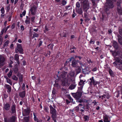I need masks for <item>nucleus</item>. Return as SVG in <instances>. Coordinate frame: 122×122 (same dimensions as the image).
Returning a JSON list of instances; mask_svg holds the SVG:
<instances>
[{
    "label": "nucleus",
    "instance_id": "obj_12",
    "mask_svg": "<svg viewBox=\"0 0 122 122\" xmlns=\"http://www.w3.org/2000/svg\"><path fill=\"white\" fill-rule=\"evenodd\" d=\"M36 8V7L35 6H34L31 8L30 11H31V14L32 15H34L35 14Z\"/></svg>",
    "mask_w": 122,
    "mask_h": 122
},
{
    "label": "nucleus",
    "instance_id": "obj_31",
    "mask_svg": "<svg viewBox=\"0 0 122 122\" xmlns=\"http://www.w3.org/2000/svg\"><path fill=\"white\" fill-rule=\"evenodd\" d=\"M83 118L84 119V121H88L89 120V117L88 116L84 115L83 117Z\"/></svg>",
    "mask_w": 122,
    "mask_h": 122
},
{
    "label": "nucleus",
    "instance_id": "obj_19",
    "mask_svg": "<svg viewBox=\"0 0 122 122\" xmlns=\"http://www.w3.org/2000/svg\"><path fill=\"white\" fill-rule=\"evenodd\" d=\"M5 88L8 90V92H10L11 91V86L9 85L5 84Z\"/></svg>",
    "mask_w": 122,
    "mask_h": 122
},
{
    "label": "nucleus",
    "instance_id": "obj_18",
    "mask_svg": "<svg viewBox=\"0 0 122 122\" xmlns=\"http://www.w3.org/2000/svg\"><path fill=\"white\" fill-rule=\"evenodd\" d=\"M89 81L90 85L93 84L95 85L96 84V82L94 81L93 77L90 79Z\"/></svg>",
    "mask_w": 122,
    "mask_h": 122
},
{
    "label": "nucleus",
    "instance_id": "obj_46",
    "mask_svg": "<svg viewBox=\"0 0 122 122\" xmlns=\"http://www.w3.org/2000/svg\"><path fill=\"white\" fill-rule=\"evenodd\" d=\"M69 98L70 100V102L72 103L73 104H75V103L73 102V99L70 96L69 97Z\"/></svg>",
    "mask_w": 122,
    "mask_h": 122
},
{
    "label": "nucleus",
    "instance_id": "obj_17",
    "mask_svg": "<svg viewBox=\"0 0 122 122\" xmlns=\"http://www.w3.org/2000/svg\"><path fill=\"white\" fill-rule=\"evenodd\" d=\"M75 70L76 74L80 73L81 72V67L79 66H77Z\"/></svg>",
    "mask_w": 122,
    "mask_h": 122
},
{
    "label": "nucleus",
    "instance_id": "obj_33",
    "mask_svg": "<svg viewBox=\"0 0 122 122\" xmlns=\"http://www.w3.org/2000/svg\"><path fill=\"white\" fill-rule=\"evenodd\" d=\"M39 36V35L38 34L35 32H33V36L32 37V38H34L35 37H38Z\"/></svg>",
    "mask_w": 122,
    "mask_h": 122
},
{
    "label": "nucleus",
    "instance_id": "obj_3",
    "mask_svg": "<svg viewBox=\"0 0 122 122\" xmlns=\"http://www.w3.org/2000/svg\"><path fill=\"white\" fill-rule=\"evenodd\" d=\"M82 7L84 13H88L87 10L90 8V5L88 0L83 1L82 2Z\"/></svg>",
    "mask_w": 122,
    "mask_h": 122
},
{
    "label": "nucleus",
    "instance_id": "obj_49",
    "mask_svg": "<svg viewBox=\"0 0 122 122\" xmlns=\"http://www.w3.org/2000/svg\"><path fill=\"white\" fill-rule=\"evenodd\" d=\"M109 73L110 75L111 76H113V73L111 69H110L109 70Z\"/></svg>",
    "mask_w": 122,
    "mask_h": 122
},
{
    "label": "nucleus",
    "instance_id": "obj_34",
    "mask_svg": "<svg viewBox=\"0 0 122 122\" xmlns=\"http://www.w3.org/2000/svg\"><path fill=\"white\" fill-rule=\"evenodd\" d=\"M118 41L119 43L120 44L122 45V38L120 36L118 37Z\"/></svg>",
    "mask_w": 122,
    "mask_h": 122
},
{
    "label": "nucleus",
    "instance_id": "obj_58",
    "mask_svg": "<svg viewBox=\"0 0 122 122\" xmlns=\"http://www.w3.org/2000/svg\"><path fill=\"white\" fill-rule=\"evenodd\" d=\"M6 9L7 10V12H8L10 10V7L9 6H7L6 7Z\"/></svg>",
    "mask_w": 122,
    "mask_h": 122
},
{
    "label": "nucleus",
    "instance_id": "obj_30",
    "mask_svg": "<svg viewBox=\"0 0 122 122\" xmlns=\"http://www.w3.org/2000/svg\"><path fill=\"white\" fill-rule=\"evenodd\" d=\"M85 81H83L82 80L80 79V81L79 82V84L80 86H83L84 84V83L85 82Z\"/></svg>",
    "mask_w": 122,
    "mask_h": 122
},
{
    "label": "nucleus",
    "instance_id": "obj_63",
    "mask_svg": "<svg viewBox=\"0 0 122 122\" xmlns=\"http://www.w3.org/2000/svg\"><path fill=\"white\" fill-rule=\"evenodd\" d=\"M69 60V61H71L72 60H74L75 59L73 57H71L70 58H69L68 59Z\"/></svg>",
    "mask_w": 122,
    "mask_h": 122
},
{
    "label": "nucleus",
    "instance_id": "obj_22",
    "mask_svg": "<svg viewBox=\"0 0 122 122\" xmlns=\"http://www.w3.org/2000/svg\"><path fill=\"white\" fill-rule=\"evenodd\" d=\"M87 14L88 13H84V17L85 18V20L86 22H88L90 20V19L88 18Z\"/></svg>",
    "mask_w": 122,
    "mask_h": 122
},
{
    "label": "nucleus",
    "instance_id": "obj_59",
    "mask_svg": "<svg viewBox=\"0 0 122 122\" xmlns=\"http://www.w3.org/2000/svg\"><path fill=\"white\" fill-rule=\"evenodd\" d=\"M15 24L13 23L11 26V28L12 29H14L15 27Z\"/></svg>",
    "mask_w": 122,
    "mask_h": 122
},
{
    "label": "nucleus",
    "instance_id": "obj_43",
    "mask_svg": "<svg viewBox=\"0 0 122 122\" xmlns=\"http://www.w3.org/2000/svg\"><path fill=\"white\" fill-rule=\"evenodd\" d=\"M45 30H44V32L45 33H46V32L48 30H49L48 29V27L47 26V25H46L45 26Z\"/></svg>",
    "mask_w": 122,
    "mask_h": 122
},
{
    "label": "nucleus",
    "instance_id": "obj_27",
    "mask_svg": "<svg viewBox=\"0 0 122 122\" xmlns=\"http://www.w3.org/2000/svg\"><path fill=\"white\" fill-rule=\"evenodd\" d=\"M76 85V84H71L69 87V88L71 90L74 89Z\"/></svg>",
    "mask_w": 122,
    "mask_h": 122
},
{
    "label": "nucleus",
    "instance_id": "obj_44",
    "mask_svg": "<svg viewBox=\"0 0 122 122\" xmlns=\"http://www.w3.org/2000/svg\"><path fill=\"white\" fill-rule=\"evenodd\" d=\"M117 43L116 41H114L113 43V46L115 47H117Z\"/></svg>",
    "mask_w": 122,
    "mask_h": 122
},
{
    "label": "nucleus",
    "instance_id": "obj_62",
    "mask_svg": "<svg viewBox=\"0 0 122 122\" xmlns=\"http://www.w3.org/2000/svg\"><path fill=\"white\" fill-rule=\"evenodd\" d=\"M120 34L122 35V29H119V30Z\"/></svg>",
    "mask_w": 122,
    "mask_h": 122
},
{
    "label": "nucleus",
    "instance_id": "obj_53",
    "mask_svg": "<svg viewBox=\"0 0 122 122\" xmlns=\"http://www.w3.org/2000/svg\"><path fill=\"white\" fill-rule=\"evenodd\" d=\"M121 62V60L119 59H117L116 61L114 63H113V64H114V63H115V62Z\"/></svg>",
    "mask_w": 122,
    "mask_h": 122
},
{
    "label": "nucleus",
    "instance_id": "obj_5",
    "mask_svg": "<svg viewBox=\"0 0 122 122\" xmlns=\"http://www.w3.org/2000/svg\"><path fill=\"white\" fill-rule=\"evenodd\" d=\"M50 110V113L52 114L51 117L52 118L56 117V111L53 107L51 105L49 106Z\"/></svg>",
    "mask_w": 122,
    "mask_h": 122
},
{
    "label": "nucleus",
    "instance_id": "obj_15",
    "mask_svg": "<svg viewBox=\"0 0 122 122\" xmlns=\"http://www.w3.org/2000/svg\"><path fill=\"white\" fill-rule=\"evenodd\" d=\"M104 121V122H110V119H109L108 116L104 115L103 116Z\"/></svg>",
    "mask_w": 122,
    "mask_h": 122
},
{
    "label": "nucleus",
    "instance_id": "obj_16",
    "mask_svg": "<svg viewBox=\"0 0 122 122\" xmlns=\"http://www.w3.org/2000/svg\"><path fill=\"white\" fill-rule=\"evenodd\" d=\"M10 107V105L8 103H7L4 104V107L5 110L6 111L9 110Z\"/></svg>",
    "mask_w": 122,
    "mask_h": 122
},
{
    "label": "nucleus",
    "instance_id": "obj_36",
    "mask_svg": "<svg viewBox=\"0 0 122 122\" xmlns=\"http://www.w3.org/2000/svg\"><path fill=\"white\" fill-rule=\"evenodd\" d=\"M12 78L13 80L15 81H17L18 80V78L15 75H13L12 76Z\"/></svg>",
    "mask_w": 122,
    "mask_h": 122
},
{
    "label": "nucleus",
    "instance_id": "obj_13",
    "mask_svg": "<svg viewBox=\"0 0 122 122\" xmlns=\"http://www.w3.org/2000/svg\"><path fill=\"white\" fill-rule=\"evenodd\" d=\"M78 60H76L75 59L74 60H72V61L71 66L73 67H76L77 66V63Z\"/></svg>",
    "mask_w": 122,
    "mask_h": 122
},
{
    "label": "nucleus",
    "instance_id": "obj_51",
    "mask_svg": "<svg viewBox=\"0 0 122 122\" xmlns=\"http://www.w3.org/2000/svg\"><path fill=\"white\" fill-rule=\"evenodd\" d=\"M66 3V2L64 0H63L62 1V4L63 5H65Z\"/></svg>",
    "mask_w": 122,
    "mask_h": 122
},
{
    "label": "nucleus",
    "instance_id": "obj_26",
    "mask_svg": "<svg viewBox=\"0 0 122 122\" xmlns=\"http://www.w3.org/2000/svg\"><path fill=\"white\" fill-rule=\"evenodd\" d=\"M26 20H25V23L26 24H30V18L27 16H26Z\"/></svg>",
    "mask_w": 122,
    "mask_h": 122
},
{
    "label": "nucleus",
    "instance_id": "obj_57",
    "mask_svg": "<svg viewBox=\"0 0 122 122\" xmlns=\"http://www.w3.org/2000/svg\"><path fill=\"white\" fill-rule=\"evenodd\" d=\"M35 17L33 16L31 18V20L33 22H34V20L35 19Z\"/></svg>",
    "mask_w": 122,
    "mask_h": 122
},
{
    "label": "nucleus",
    "instance_id": "obj_39",
    "mask_svg": "<svg viewBox=\"0 0 122 122\" xmlns=\"http://www.w3.org/2000/svg\"><path fill=\"white\" fill-rule=\"evenodd\" d=\"M12 70H10L9 73L7 74V76L8 77L10 78L12 75Z\"/></svg>",
    "mask_w": 122,
    "mask_h": 122
},
{
    "label": "nucleus",
    "instance_id": "obj_54",
    "mask_svg": "<svg viewBox=\"0 0 122 122\" xmlns=\"http://www.w3.org/2000/svg\"><path fill=\"white\" fill-rule=\"evenodd\" d=\"M33 115H34V121H36L37 120V119H36V116L35 113H33Z\"/></svg>",
    "mask_w": 122,
    "mask_h": 122
},
{
    "label": "nucleus",
    "instance_id": "obj_14",
    "mask_svg": "<svg viewBox=\"0 0 122 122\" xmlns=\"http://www.w3.org/2000/svg\"><path fill=\"white\" fill-rule=\"evenodd\" d=\"M30 110L29 109L27 108L24 110L23 113V116H26L28 115L30 112Z\"/></svg>",
    "mask_w": 122,
    "mask_h": 122
},
{
    "label": "nucleus",
    "instance_id": "obj_32",
    "mask_svg": "<svg viewBox=\"0 0 122 122\" xmlns=\"http://www.w3.org/2000/svg\"><path fill=\"white\" fill-rule=\"evenodd\" d=\"M9 41L7 40L4 43V45L3 48H4L5 47H6L8 45V44L9 43Z\"/></svg>",
    "mask_w": 122,
    "mask_h": 122
},
{
    "label": "nucleus",
    "instance_id": "obj_25",
    "mask_svg": "<svg viewBox=\"0 0 122 122\" xmlns=\"http://www.w3.org/2000/svg\"><path fill=\"white\" fill-rule=\"evenodd\" d=\"M102 99H103L104 98H107V99H109L110 97V96L109 95L108 93H106V95H104L102 97Z\"/></svg>",
    "mask_w": 122,
    "mask_h": 122
},
{
    "label": "nucleus",
    "instance_id": "obj_21",
    "mask_svg": "<svg viewBox=\"0 0 122 122\" xmlns=\"http://www.w3.org/2000/svg\"><path fill=\"white\" fill-rule=\"evenodd\" d=\"M76 11L80 15H81L83 13V11L82 9L81 8H76Z\"/></svg>",
    "mask_w": 122,
    "mask_h": 122
},
{
    "label": "nucleus",
    "instance_id": "obj_40",
    "mask_svg": "<svg viewBox=\"0 0 122 122\" xmlns=\"http://www.w3.org/2000/svg\"><path fill=\"white\" fill-rule=\"evenodd\" d=\"M70 79L71 81L72 82V83L73 84H75V79L74 77L71 78Z\"/></svg>",
    "mask_w": 122,
    "mask_h": 122
},
{
    "label": "nucleus",
    "instance_id": "obj_4",
    "mask_svg": "<svg viewBox=\"0 0 122 122\" xmlns=\"http://www.w3.org/2000/svg\"><path fill=\"white\" fill-rule=\"evenodd\" d=\"M4 119L5 122H15L16 120L17 117L15 116H13L8 118H4Z\"/></svg>",
    "mask_w": 122,
    "mask_h": 122
},
{
    "label": "nucleus",
    "instance_id": "obj_35",
    "mask_svg": "<svg viewBox=\"0 0 122 122\" xmlns=\"http://www.w3.org/2000/svg\"><path fill=\"white\" fill-rule=\"evenodd\" d=\"M53 45L52 44H49L48 46V48L52 50L53 49Z\"/></svg>",
    "mask_w": 122,
    "mask_h": 122
},
{
    "label": "nucleus",
    "instance_id": "obj_20",
    "mask_svg": "<svg viewBox=\"0 0 122 122\" xmlns=\"http://www.w3.org/2000/svg\"><path fill=\"white\" fill-rule=\"evenodd\" d=\"M14 59L16 60L17 62V63L18 64H19L20 63V62L19 60V56L17 54H15L14 56Z\"/></svg>",
    "mask_w": 122,
    "mask_h": 122
},
{
    "label": "nucleus",
    "instance_id": "obj_61",
    "mask_svg": "<svg viewBox=\"0 0 122 122\" xmlns=\"http://www.w3.org/2000/svg\"><path fill=\"white\" fill-rule=\"evenodd\" d=\"M92 104H93V105L95 106L96 105V104L97 103V102L96 101H94L92 102Z\"/></svg>",
    "mask_w": 122,
    "mask_h": 122
},
{
    "label": "nucleus",
    "instance_id": "obj_29",
    "mask_svg": "<svg viewBox=\"0 0 122 122\" xmlns=\"http://www.w3.org/2000/svg\"><path fill=\"white\" fill-rule=\"evenodd\" d=\"M75 72L74 71H71L69 73V75L72 77H74Z\"/></svg>",
    "mask_w": 122,
    "mask_h": 122
},
{
    "label": "nucleus",
    "instance_id": "obj_2",
    "mask_svg": "<svg viewBox=\"0 0 122 122\" xmlns=\"http://www.w3.org/2000/svg\"><path fill=\"white\" fill-rule=\"evenodd\" d=\"M67 72L63 71L61 73L59 77V80L62 82V85L63 86H68L69 85L68 82V75Z\"/></svg>",
    "mask_w": 122,
    "mask_h": 122
},
{
    "label": "nucleus",
    "instance_id": "obj_55",
    "mask_svg": "<svg viewBox=\"0 0 122 122\" xmlns=\"http://www.w3.org/2000/svg\"><path fill=\"white\" fill-rule=\"evenodd\" d=\"M75 47H73V48H70V50H71V51H70L71 53H74V49H75Z\"/></svg>",
    "mask_w": 122,
    "mask_h": 122
},
{
    "label": "nucleus",
    "instance_id": "obj_8",
    "mask_svg": "<svg viewBox=\"0 0 122 122\" xmlns=\"http://www.w3.org/2000/svg\"><path fill=\"white\" fill-rule=\"evenodd\" d=\"M5 59L4 57L0 55V67L3 66L5 64Z\"/></svg>",
    "mask_w": 122,
    "mask_h": 122
},
{
    "label": "nucleus",
    "instance_id": "obj_10",
    "mask_svg": "<svg viewBox=\"0 0 122 122\" xmlns=\"http://www.w3.org/2000/svg\"><path fill=\"white\" fill-rule=\"evenodd\" d=\"M11 109L12 114H14L16 113V105L13 102L11 107Z\"/></svg>",
    "mask_w": 122,
    "mask_h": 122
},
{
    "label": "nucleus",
    "instance_id": "obj_37",
    "mask_svg": "<svg viewBox=\"0 0 122 122\" xmlns=\"http://www.w3.org/2000/svg\"><path fill=\"white\" fill-rule=\"evenodd\" d=\"M13 71L15 73H17L18 70V68L17 66H15L13 69Z\"/></svg>",
    "mask_w": 122,
    "mask_h": 122
},
{
    "label": "nucleus",
    "instance_id": "obj_42",
    "mask_svg": "<svg viewBox=\"0 0 122 122\" xmlns=\"http://www.w3.org/2000/svg\"><path fill=\"white\" fill-rule=\"evenodd\" d=\"M24 120L26 122H28L29 121V118L28 117H25L24 118Z\"/></svg>",
    "mask_w": 122,
    "mask_h": 122
},
{
    "label": "nucleus",
    "instance_id": "obj_60",
    "mask_svg": "<svg viewBox=\"0 0 122 122\" xmlns=\"http://www.w3.org/2000/svg\"><path fill=\"white\" fill-rule=\"evenodd\" d=\"M97 68L96 67H95V68H94L93 69H92V71L94 72V71H97Z\"/></svg>",
    "mask_w": 122,
    "mask_h": 122
},
{
    "label": "nucleus",
    "instance_id": "obj_6",
    "mask_svg": "<svg viewBox=\"0 0 122 122\" xmlns=\"http://www.w3.org/2000/svg\"><path fill=\"white\" fill-rule=\"evenodd\" d=\"M17 47L15 49V52L17 53L19 52L20 53H22L23 50L22 48L21 45L19 44H17Z\"/></svg>",
    "mask_w": 122,
    "mask_h": 122
},
{
    "label": "nucleus",
    "instance_id": "obj_1",
    "mask_svg": "<svg viewBox=\"0 0 122 122\" xmlns=\"http://www.w3.org/2000/svg\"><path fill=\"white\" fill-rule=\"evenodd\" d=\"M116 0H106V2L105 5V12L102 13V20H106L107 17L109 9L113 7V3Z\"/></svg>",
    "mask_w": 122,
    "mask_h": 122
},
{
    "label": "nucleus",
    "instance_id": "obj_50",
    "mask_svg": "<svg viewBox=\"0 0 122 122\" xmlns=\"http://www.w3.org/2000/svg\"><path fill=\"white\" fill-rule=\"evenodd\" d=\"M44 109L46 112H48V108L47 107H44Z\"/></svg>",
    "mask_w": 122,
    "mask_h": 122
},
{
    "label": "nucleus",
    "instance_id": "obj_45",
    "mask_svg": "<svg viewBox=\"0 0 122 122\" xmlns=\"http://www.w3.org/2000/svg\"><path fill=\"white\" fill-rule=\"evenodd\" d=\"M112 54L114 56H116L117 55V52L114 51H112Z\"/></svg>",
    "mask_w": 122,
    "mask_h": 122
},
{
    "label": "nucleus",
    "instance_id": "obj_48",
    "mask_svg": "<svg viewBox=\"0 0 122 122\" xmlns=\"http://www.w3.org/2000/svg\"><path fill=\"white\" fill-rule=\"evenodd\" d=\"M87 62L90 65L92 63V61L91 59H87Z\"/></svg>",
    "mask_w": 122,
    "mask_h": 122
},
{
    "label": "nucleus",
    "instance_id": "obj_38",
    "mask_svg": "<svg viewBox=\"0 0 122 122\" xmlns=\"http://www.w3.org/2000/svg\"><path fill=\"white\" fill-rule=\"evenodd\" d=\"M76 8H79L81 6L79 2H77L76 3Z\"/></svg>",
    "mask_w": 122,
    "mask_h": 122
},
{
    "label": "nucleus",
    "instance_id": "obj_64",
    "mask_svg": "<svg viewBox=\"0 0 122 122\" xmlns=\"http://www.w3.org/2000/svg\"><path fill=\"white\" fill-rule=\"evenodd\" d=\"M90 42L91 44H93L94 43V40H91L90 41Z\"/></svg>",
    "mask_w": 122,
    "mask_h": 122
},
{
    "label": "nucleus",
    "instance_id": "obj_24",
    "mask_svg": "<svg viewBox=\"0 0 122 122\" xmlns=\"http://www.w3.org/2000/svg\"><path fill=\"white\" fill-rule=\"evenodd\" d=\"M25 91L20 92L19 93L20 96L22 98H24L25 97Z\"/></svg>",
    "mask_w": 122,
    "mask_h": 122
},
{
    "label": "nucleus",
    "instance_id": "obj_9",
    "mask_svg": "<svg viewBox=\"0 0 122 122\" xmlns=\"http://www.w3.org/2000/svg\"><path fill=\"white\" fill-rule=\"evenodd\" d=\"M82 72L84 74H88L91 72L90 70H89V68L87 67H86L84 69H83L82 67Z\"/></svg>",
    "mask_w": 122,
    "mask_h": 122
},
{
    "label": "nucleus",
    "instance_id": "obj_52",
    "mask_svg": "<svg viewBox=\"0 0 122 122\" xmlns=\"http://www.w3.org/2000/svg\"><path fill=\"white\" fill-rule=\"evenodd\" d=\"M79 107L78 106H76L75 108V110L76 112H78L79 110Z\"/></svg>",
    "mask_w": 122,
    "mask_h": 122
},
{
    "label": "nucleus",
    "instance_id": "obj_56",
    "mask_svg": "<svg viewBox=\"0 0 122 122\" xmlns=\"http://www.w3.org/2000/svg\"><path fill=\"white\" fill-rule=\"evenodd\" d=\"M1 11L2 13H4L5 12V10L4 8L2 7V8L1 9Z\"/></svg>",
    "mask_w": 122,
    "mask_h": 122
},
{
    "label": "nucleus",
    "instance_id": "obj_11",
    "mask_svg": "<svg viewBox=\"0 0 122 122\" xmlns=\"http://www.w3.org/2000/svg\"><path fill=\"white\" fill-rule=\"evenodd\" d=\"M117 12L119 15H122V8L121 7V5H119V2H118L117 3Z\"/></svg>",
    "mask_w": 122,
    "mask_h": 122
},
{
    "label": "nucleus",
    "instance_id": "obj_23",
    "mask_svg": "<svg viewBox=\"0 0 122 122\" xmlns=\"http://www.w3.org/2000/svg\"><path fill=\"white\" fill-rule=\"evenodd\" d=\"M4 77L6 79L7 82L9 83L10 85H12V82L11 80L6 76H4Z\"/></svg>",
    "mask_w": 122,
    "mask_h": 122
},
{
    "label": "nucleus",
    "instance_id": "obj_7",
    "mask_svg": "<svg viewBox=\"0 0 122 122\" xmlns=\"http://www.w3.org/2000/svg\"><path fill=\"white\" fill-rule=\"evenodd\" d=\"M72 96L76 99H78L80 98L81 96V92H80L76 93H72Z\"/></svg>",
    "mask_w": 122,
    "mask_h": 122
},
{
    "label": "nucleus",
    "instance_id": "obj_41",
    "mask_svg": "<svg viewBox=\"0 0 122 122\" xmlns=\"http://www.w3.org/2000/svg\"><path fill=\"white\" fill-rule=\"evenodd\" d=\"M65 32H64L63 33V34L62 35V36H61L62 37H66V31H65Z\"/></svg>",
    "mask_w": 122,
    "mask_h": 122
},
{
    "label": "nucleus",
    "instance_id": "obj_28",
    "mask_svg": "<svg viewBox=\"0 0 122 122\" xmlns=\"http://www.w3.org/2000/svg\"><path fill=\"white\" fill-rule=\"evenodd\" d=\"M17 76L19 77V81L20 82H21L22 81V76L20 75L19 73H18Z\"/></svg>",
    "mask_w": 122,
    "mask_h": 122
},
{
    "label": "nucleus",
    "instance_id": "obj_47",
    "mask_svg": "<svg viewBox=\"0 0 122 122\" xmlns=\"http://www.w3.org/2000/svg\"><path fill=\"white\" fill-rule=\"evenodd\" d=\"M83 86H81L78 88V90L79 91H81L82 90Z\"/></svg>",
    "mask_w": 122,
    "mask_h": 122
}]
</instances>
